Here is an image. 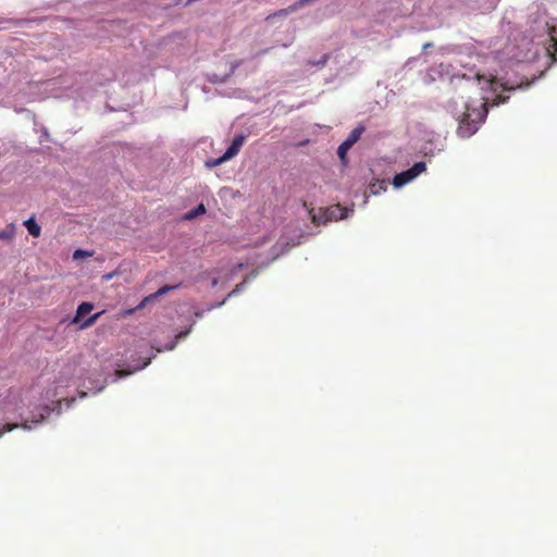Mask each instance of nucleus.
<instances>
[{"mask_svg":"<svg viewBox=\"0 0 557 557\" xmlns=\"http://www.w3.org/2000/svg\"><path fill=\"white\" fill-rule=\"evenodd\" d=\"M188 333H189V330L184 331V332H180V333L176 335V339H182V338L186 337Z\"/></svg>","mask_w":557,"mask_h":557,"instance_id":"dca6fc26","label":"nucleus"},{"mask_svg":"<svg viewBox=\"0 0 557 557\" xmlns=\"http://www.w3.org/2000/svg\"><path fill=\"white\" fill-rule=\"evenodd\" d=\"M45 411H46V413H49V412H50L49 407H47V406H46V407H45Z\"/></svg>","mask_w":557,"mask_h":557,"instance_id":"5701e85b","label":"nucleus"},{"mask_svg":"<svg viewBox=\"0 0 557 557\" xmlns=\"http://www.w3.org/2000/svg\"><path fill=\"white\" fill-rule=\"evenodd\" d=\"M320 211L321 214L318 215L313 212V209L310 210L311 220L315 224L325 223L331 220L344 219L346 216L344 209L339 206H334L325 210L321 209Z\"/></svg>","mask_w":557,"mask_h":557,"instance_id":"7ed1b4c3","label":"nucleus"},{"mask_svg":"<svg viewBox=\"0 0 557 557\" xmlns=\"http://www.w3.org/2000/svg\"><path fill=\"white\" fill-rule=\"evenodd\" d=\"M465 111L455 113L459 122L458 134L463 137L472 136L484 122L487 109L484 102H480L479 107H472L469 103H463Z\"/></svg>","mask_w":557,"mask_h":557,"instance_id":"f257e3e1","label":"nucleus"},{"mask_svg":"<svg viewBox=\"0 0 557 557\" xmlns=\"http://www.w3.org/2000/svg\"><path fill=\"white\" fill-rule=\"evenodd\" d=\"M431 46H432L431 42H426V44L423 45V49L430 48Z\"/></svg>","mask_w":557,"mask_h":557,"instance_id":"412c9836","label":"nucleus"},{"mask_svg":"<svg viewBox=\"0 0 557 557\" xmlns=\"http://www.w3.org/2000/svg\"><path fill=\"white\" fill-rule=\"evenodd\" d=\"M246 136L243 134L236 135L226 151L218 159L213 160L209 165H220L221 163L234 158L245 144Z\"/></svg>","mask_w":557,"mask_h":557,"instance_id":"20e7f679","label":"nucleus"},{"mask_svg":"<svg viewBox=\"0 0 557 557\" xmlns=\"http://www.w3.org/2000/svg\"><path fill=\"white\" fill-rule=\"evenodd\" d=\"M205 212H206V208H205V206H203L202 203H200V205H198V207H197V208H195V209H193V210L188 211V212L185 214L184 219H185V220H191V219L197 218V216H198V215H200V214H203Z\"/></svg>","mask_w":557,"mask_h":557,"instance_id":"9d476101","label":"nucleus"},{"mask_svg":"<svg viewBox=\"0 0 557 557\" xmlns=\"http://www.w3.org/2000/svg\"><path fill=\"white\" fill-rule=\"evenodd\" d=\"M327 61H329V54H326V53H325V54H323V55L321 57V59H320V60H318V61L309 60V61L307 62V64H308V65H310V66H320V67H323V66L327 63Z\"/></svg>","mask_w":557,"mask_h":557,"instance_id":"9b49d317","label":"nucleus"},{"mask_svg":"<svg viewBox=\"0 0 557 557\" xmlns=\"http://www.w3.org/2000/svg\"><path fill=\"white\" fill-rule=\"evenodd\" d=\"M17 428H22L24 430H30L32 429V425L29 424L28 421H24L22 423H5L3 425V428L0 430V437L7 433V432H11Z\"/></svg>","mask_w":557,"mask_h":557,"instance_id":"0eeeda50","label":"nucleus"},{"mask_svg":"<svg viewBox=\"0 0 557 557\" xmlns=\"http://www.w3.org/2000/svg\"><path fill=\"white\" fill-rule=\"evenodd\" d=\"M92 309H94L92 304L82 302L76 310V314L73 319V323H78L85 315L89 314Z\"/></svg>","mask_w":557,"mask_h":557,"instance_id":"423d86ee","label":"nucleus"},{"mask_svg":"<svg viewBox=\"0 0 557 557\" xmlns=\"http://www.w3.org/2000/svg\"><path fill=\"white\" fill-rule=\"evenodd\" d=\"M129 373H131V372H124V371H122V370H116V374H117L119 376H122V375H124V374H129Z\"/></svg>","mask_w":557,"mask_h":557,"instance_id":"6ab92c4d","label":"nucleus"},{"mask_svg":"<svg viewBox=\"0 0 557 557\" xmlns=\"http://www.w3.org/2000/svg\"><path fill=\"white\" fill-rule=\"evenodd\" d=\"M425 170H426V165L424 162H417L407 171L396 174L393 180V184L397 188L403 187L404 185L411 182L413 178H416L419 174H421Z\"/></svg>","mask_w":557,"mask_h":557,"instance_id":"f03ea898","label":"nucleus"},{"mask_svg":"<svg viewBox=\"0 0 557 557\" xmlns=\"http://www.w3.org/2000/svg\"><path fill=\"white\" fill-rule=\"evenodd\" d=\"M149 362H150V360L148 359L147 361H145V362L143 363V366H141L139 369L145 368L146 366H148V364H149Z\"/></svg>","mask_w":557,"mask_h":557,"instance_id":"aec40b11","label":"nucleus"},{"mask_svg":"<svg viewBox=\"0 0 557 557\" xmlns=\"http://www.w3.org/2000/svg\"><path fill=\"white\" fill-rule=\"evenodd\" d=\"M14 236V227L10 225L5 230L0 231V239H12Z\"/></svg>","mask_w":557,"mask_h":557,"instance_id":"f8f14e48","label":"nucleus"},{"mask_svg":"<svg viewBox=\"0 0 557 557\" xmlns=\"http://www.w3.org/2000/svg\"><path fill=\"white\" fill-rule=\"evenodd\" d=\"M44 420H45V414L41 413L39 419L33 420L32 423L33 424H39V423L44 422Z\"/></svg>","mask_w":557,"mask_h":557,"instance_id":"a211bd4d","label":"nucleus"},{"mask_svg":"<svg viewBox=\"0 0 557 557\" xmlns=\"http://www.w3.org/2000/svg\"><path fill=\"white\" fill-rule=\"evenodd\" d=\"M362 133L363 127H356L355 129L351 131L347 139L339 145L337 149V154L342 162H346V154L348 150L359 140Z\"/></svg>","mask_w":557,"mask_h":557,"instance_id":"39448f33","label":"nucleus"},{"mask_svg":"<svg viewBox=\"0 0 557 557\" xmlns=\"http://www.w3.org/2000/svg\"><path fill=\"white\" fill-rule=\"evenodd\" d=\"M81 256H90V253L81 249L75 250L74 258L77 259Z\"/></svg>","mask_w":557,"mask_h":557,"instance_id":"2eb2a0df","label":"nucleus"},{"mask_svg":"<svg viewBox=\"0 0 557 557\" xmlns=\"http://www.w3.org/2000/svg\"><path fill=\"white\" fill-rule=\"evenodd\" d=\"M242 285H243V283L236 285V287L228 294V297H231V296L235 295L236 293H238L240 287H242Z\"/></svg>","mask_w":557,"mask_h":557,"instance_id":"f3484780","label":"nucleus"},{"mask_svg":"<svg viewBox=\"0 0 557 557\" xmlns=\"http://www.w3.org/2000/svg\"><path fill=\"white\" fill-rule=\"evenodd\" d=\"M28 233L34 237H39L40 235V226L36 223L34 219H28L24 222Z\"/></svg>","mask_w":557,"mask_h":557,"instance_id":"1a4fd4ad","label":"nucleus"},{"mask_svg":"<svg viewBox=\"0 0 557 557\" xmlns=\"http://www.w3.org/2000/svg\"><path fill=\"white\" fill-rule=\"evenodd\" d=\"M218 284V278L212 280V286H215Z\"/></svg>","mask_w":557,"mask_h":557,"instance_id":"4be33fe9","label":"nucleus"},{"mask_svg":"<svg viewBox=\"0 0 557 557\" xmlns=\"http://www.w3.org/2000/svg\"><path fill=\"white\" fill-rule=\"evenodd\" d=\"M178 285H164L162 286L161 288H159L154 294L146 297L143 302L139 305V307H143L145 305V302H147L148 300H150L151 298H156V297H159V296H162L164 294H166L170 290H173L175 288H177Z\"/></svg>","mask_w":557,"mask_h":557,"instance_id":"6e6552de","label":"nucleus"},{"mask_svg":"<svg viewBox=\"0 0 557 557\" xmlns=\"http://www.w3.org/2000/svg\"><path fill=\"white\" fill-rule=\"evenodd\" d=\"M549 35L552 47L554 48L555 51H557V27H552Z\"/></svg>","mask_w":557,"mask_h":557,"instance_id":"ddd939ff","label":"nucleus"},{"mask_svg":"<svg viewBox=\"0 0 557 557\" xmlns=\"http://www.w3.org/2000/svg\"><path fill=\"white\" fill-rule=\"evenodd\" d=\"M99 317H100V313H96V314L91 315L89 319H87L83 323L82 327H87V326L92 325L98 320Z\"/></svg>","mask_w":557,"mask_h":557,"instance_id":"4468645a","label":"nucleus"}]
</instances>
